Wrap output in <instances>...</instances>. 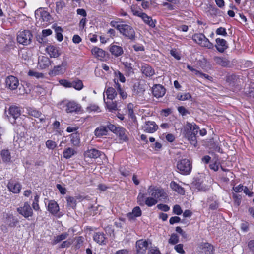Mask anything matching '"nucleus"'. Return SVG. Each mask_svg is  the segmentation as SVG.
Returning a JSON list of instances; mask_svg holds the SVG:
<instances>
[{"label":"nucleus","instance_id":"obj_14","mask_svg":"<svg viewBox=\"0 0 254 254\" xmlns=\"http://www.w3.org/2000/svg\"><path fill=\"white\" fill-rule=\"evenodd\" d=\"M153 96L157 98L163 97L166 92L165 88L160 84H155L152 88Z\"/></svg>","mask_w":254,"mask_h":254},{"label":"nucleus","instance_id":"obj_35","mask_svg":"<svg viewBox=\"0 0 254 254\" xmlns=\"http://www.w3.org/2000/svg\"><path fill=\"white\" fill-rule=\"evenodd\" d=\"M1 156L4 162H9L11 160V155L8 149H3L1 151Z\"/></svg>","mask_w":254,"mask_h":254},{"label":"nucleus","instance_id":"obj_63","mask_svg":"<svg viewBox=\"0 0 254 254\" xmlns=\"http://www.w3.org/2000/svg\"><path fill=\"white\" fill-rule=\"evenodd\" d=\"M175 250L179 253L181 254H184L185 253V251L183 250V245L182 244H179L175 246Z\"/></svg>","mask_w":254,"mask_h":254},{"label":"nucleus","instance_id":"obj_5","mask_svg":"<svg viewBox=\"0 0 254 254\" xmlns=\"http://www.w3.org/2000/svg\"><path fill=\"white\" fill-rule=\"evenodd\" d=\"M32 35L29 30H24L19 33L17 40L19 43L27 45L31 42Z\"/></svg>","mask_w":254,"mask_h":254},{"label":"nucleus","instance_id":"obj_34","mask_svg":"<svg viewBox=\"0 0 254 254\" xmlns=\"http://www.w3.org/2000/svg\"><path fill=\"white\" fill-rule=\"evenodd\" d=\"M76 153V151L73 148L68 147L64 150L63 156L66 159H69Z\"/></svg>","mask_w":254,"mask_h":254},{"label":"nucleus","instance_id":"obj_12","mask_svg":"<svg viewBox=\"0 0 254 254\" xmlns=\"http://www.w3.org/2000/svg\"><path fill=\"white\" fill-rule=\"evenodd\" d=\"M66 66V63L62 62L61 65L55 66L54 68L50 71L49 74L52 76L62 74L64 72Z\"/></svg>","mask_w":254,"mask_h":254},{"label":"nucleus","instance_id":"obj_54","mask_svg":"<svg viewBox=\"0 0 254 254\" xmlns=\"http://www.w3.org/2000/svg\"><path fill=\"white\" fill-rule=\"evenodd\" d=\"M84 242V238L82 237H79L77 238L75 247L76 249H80L82 246Z\"/></svg>","mask_w":254,"mask_h":254},{"label":"nucleus","instance_id":"obj_19","mask_svg":"<svg viewBox=\"0 0 254 254\" xmlns=\"http://www.w3.org/2000/svg\"><path fill=\"white\" fill-rule=\"evenodd\" d=\"M52 63V62L49 58L42 56L39 59L38 65L41 69H46Z\"/></svg>","mask_w":254,"mask_h":254},{"label":"nucleus","instance_id":"obj_40","mask_svg":"<svg viewBox=\"0 0 254 254\" xmlns=\"http://www.w3.org/2000/svg\"><path fill=\"white\" fill-rule=\"evenodd\" d=\"M157 200L155 199L154 197H148L146 198L145 199V204L148 206V207H151L157 204Z\"/></svg>","mask_w":254,"mask_h":254},{"label":"nucleus","instance_id":"obj_1","mask_svg":"<svg viewBox=\"0 0 254 254\" xmlns=\"http://www.w3.org/2000/svg\"><path fill=\"white\" fill-rule=\"evenodd\" d=\"M115 88L109 87L105 91L108 99L113 100L115 98L118 93L122 99L127 98V94L124 90L121 87V85L117 82L115 81Z\"/></svg>","mask_w":254,"mask_h":254},{"label":"nucleus","instance_id":"obj_17","mask_svg":"<svg viewBox=\"0 0 254 254\" xmlns=\"http://www.w3.org/2000/svg\"><path fill=\"white\" fill-rule=\"evenodd\" d=\"M141 72L146 77H150L155 74L154 70L149 65L143 64L141 67Z\"/></svg>","mask_w":254,"mask_h":254},{"label":"nucleus","instance_id":"obj_27","mask_svg":"<svg viewBox=\"0 0 254 254\" xmlns=\"http://www.w3.org/2000/svg\"><path fill=\"white\" fill-rule=\"evenodd\" d=\"M108 133V129L105 126H100L96 128L94 130V135L97 137H101L106 135Z\"/></svg>","mask_w":254,"mask_h":254},{"label":"nucleus","instance_id":"obj_23","mask_svg":"<svg viewBox=\"0 0 254 254\" xmlns=\"http://www.w3.org/2000/svg\"><path fill=\"white\" fill-rule=\"evenodd\" d=\"M48 210L52 214L56 215L59 211V207L54 200H50L48 205Z\"/></svg>","mask_w":254,"mask_h":254},{"label":"nucleus","instance_id":"obj_52","mask_svg":"<svg viewBox=\"0 0 254 254\" xmlns=\"http://www.w3.org/2000/svg\"><path fill=\"white\" fill-rule=\"evenodd\" d=\"M116 77L120 80V82L124 83L126 81V78L124 75L119 71H116L114 72Z\"/></svg>","mask_w":254,"mask_h":254},{"label":"nucleus","instance_id":"obj_64","mask_svg":"<svg viewBox=\"0 0 254 254\" xmlns=\"http://www.w3.org/2000/svg\"><path fill=\"white\" fill-rule=\"evenodd\" d=\"M64 6H65V3L62 0H60V1H57L56 2V10H57V11L61 10L63 8V7H64Z\"/></svg>","mask_w":254,"mask_h":254},{"label":"nucleus","instance_id":"obj_4","mask_svg":"<svg viewBox=\"0 0 254 254\" xmlns=\"http://www.w3.org/2000/svg\"><path fill=\"white\" fill-rule=\"evenodd\" d=\"M119 31L128 39L131 40L135 39V32L133 27L129 25L123 23L121 25Z\"/></svg>","mask_w":254,"mask_h":254},{"label":"nucleus","instance_id":"obj_7","mask_svg":"<svg viewBox=\"0 0 254 254\" xmlns=\"http://www.w3.org/2000/svg\"><path fill=\"white\" fill-rule=\"evenodd\" d=\"M18 213L25 218H28L33 216V212L29 203L28 202L24 203L23 205L16 209Z\"/></svg>","mask_w":254,"mask_h":254},{"label":"nucleus","instance_id":"obj_55","mask_svg":"<svg viewBox=\"0 0 254 254\" xmlns=\"http://www.w3.org/2000/svg\"><path fill=\"white\" fill-rule=\"evenodd\" d=\"M173 212L175 214H176L177 215H181L183 211L182 210L179 205H175L173 208Z\"/></svg>","mask_w":254,"mask_h":254},{"label":"nucleus","instance_id":"obj_41","mask_svg":"<svg viewBox=\"0 0 254 254\" xmlns=\"http://www.w3.org/2000/svg\"><path fill=\"white\" fill-rule=\"evenodd\" d=\"M203 249L205 254H213V253L214 248L213 246L208 243L204 244Z\"/></svg>","mask_w":254,"mask_h":254},{"label":"nucleus","instance_id":"obj_31","mask_svg":"<svg viewBox=\"0 0 254 254\" xmlns=\"http://www.w3.org/2000/svg\"><path fill=\"white\" fill-rule=\"evenodd\" d=\"M143 22L150 27H154L155 26L156 21H154L152 17L148 16L146 13H144L141 18Z\"/></svg>","mask_w":254,"mask_h":254},{"label":"nucleus","instance_id":"obj_8","mask_svg":"<svg viewBox=\"0 0 254 254\" xmlns=\"http://www.w3.org/2000/svg\"><path fill=\"white\" fill-rule=\"evenodd\" d=\"M7 116L10 122L12 124H16V120L18 119L21 115V110L19 107L16 106H10L8 109Z\"/></svg>","mask_w":254,"mask_h":254},{"label":"nucleus","instance_id":"obj_24","mask_svg":"<svg viewBox=\"0 0 254 254\" xmlns=\"http://www.w3.org/2000/svg\"><path fill=\"white\" fill-rule=\"evenodd\" d=\"M46 51L51 58H57L60 55L58 48L53 45L48 46Z\"/></svg>","mask_w":254,"mask_h":254},{"label":"nucleus","instance_id":"obj_30","mask_svg":"<svg viewBox=\"0 0 254 254\" xmlns=\"http://www.w3.org/2000/svg\"><path fill=\"white\" fill-rule=\"evenodd\" d=\"M5 223L10 227H14L18 223V220L12 215H8L6 218Z\"/></svg>","mask_w":254,"mask_h":254},{"label":"nucleus","instance_id":"obj_42","mask_svg":"<svg viewBox=\"0 0 254 254\" xmlns=\"http://www.w3.org/2000/svg\"><path fill=\"white\" fill-rule=\"evenodd\" d=\"M66 200L68 206L72 208H74L76 207V200L74 197L71 196L67 197Z\"/></svg>","mask_w":254,"mask_h":254},{"label":"nucleus","instance_id":"obj_46","mask_svg":"<svg viewBox=\"0 0 254 254\" xmlns=\"http://www.w3.org/2000/svg\"><path fill=\"white\" fill-rule=\"evenodd\" d=\"M169 243L172 245H175L179 242V237L176 234H172L169 239Z\"/></svg>","mask_w":254,"mask_h":254},{"label":"nucleus","instance_id":"obj_36","mask_svg":"<svg viewBox=\"0 0 254 254\" xmlns=\"http://www.w3.org/2000/svg\"><path fill=\"white\" fill-rule=\"evenodd\" d=\"M69 234L67 232L63 233L61 234L58 235L56 237H54L53 241V244L55 245L61 241L65 240L67 238Z\"/></svg>","mask_w":254,"mask_h":254},{"label":"nucleus","instance_id":"obj_45","mask_svg":"<svg viewBox=\"0 0 254 254\" xmlns=\"http://www.w3.org/2000/svg\"><path fill=\"white\" fill-rule=\"evenodd\" d=\"M232 197L234 199V204L237 206H239L241 202V196L239 194L233 193L232 194Z\"/></svg>","mask_w":254,"mask_h":254},{"label":"nucleus","instance_id":"obj_53","mask_svg":"<svg viewBox=\"0 0 254 254\" xmlns=\"http://www.w3.org/2000/svg\"><path fill=\"white\" fill-rule=\"evenodd\" d=\"M56 32V38L59 41H62L63 39V36L61 33L62 29L60 27H58L55 29Z\"/></svg>","mask_w":254,"mask_h":254},{"label":"nucleus","instance_id":"obj_10","mask_svg":"<svg viewBox=\"0 0 254 254\" xmlns=\"http://www.w3.org/2000/svg\"><path fill=\"white\" fill-rule=\"evenodd\" d=\"M146 85L140 82L135 83L133 86V94L136 96H141L144 94Z\"/></svg>","mask_w":254,"mask_h":254},{"label":"nucleus","instance_id":"obj_57","mask_svg":"<svg viewBox=\"0 0 254 254\" xmlns=\"http://www.w3.org/2000/svg\"><path fill=\"white\" fill-rule=\"evenodd\" d=\"M216 33L217 35H222L224 36H226L227 35L226 30L223 27H219L217 28L216 31Z\"/></svg>","mask_w":254,"mask_h":254},{"label":"nucleus","instance_id":"obj_60","mask_svg":"<svg viewBox=\"0 0 254 254\" xmlns=\"http://www.w3.org/2000/svg\"><path fill=\"white\" fill-rule=\"evenodd\" d=\"M188 137L190 143L193 145L195 146V145L197 144L196 135L190 133L189 135H188Z\"/></svg>","mask_w":254,"mask_h":254},{"label":"nucleus","instance_id":"obj_44","mask_svg":"<svg viewBox=\"0 0 254 254\" xmlns=\"http://www.w3.org/2000/svg\"><path fill=\"white\" fill-rule=\"evenodd\" d=\"M145 194L142 193L141 192L139 193L138 195L137 196V203L140 206H144L145 205Z\"/></svg>","mask_w":254,"mask_h":254},{"label":"nucleus","instance_id":"obj_15","mask_svg":"<svg viewBox=\"0 0 254 254\" xmlns=\"http://www.w3.org/2000/svg\"><path fill=\"white\" fill-rule=\"evenodd\" d=\"M9 190L13 193H19L21 189V185L14 180H10L7 185Z\"/></svg>","mask_w":254,"mask_h":254},{"label":"nucleus","instance_id":"obj_16","mask_svg":"<svg viewBox=\"0 0 254 254\" xmlns=\"http://www.w3.org/2000/svg\"><path fill=\"white\" fill-rule=\"evenodd\" d=\"M93 240L99 245H105L107 242V238L103 232H98L93 236Z\"/></svg>","mask_w":254,"mask_h":254},{"label":"nucleus","instance_id":"obj_22","mask_svg":"<svg viewBox=\"0 0 254 254\" xmlns=\"http://www.w3.org/2000/svg\"><path fill=\"white\" fill-rule=\"evenodd\" d=\"M92 53L96 58L102 60L106 56V52L98 47H95L92 49Z\"/></svg>","mask_w":254,"mask_h":254},{"label":"nucleus","instance_id":"obj_29","mask_svg":"<svg viewBox=\"0 0 254 254\" xmlns=\"http://www.w3.org/2000/svg\"><path fill=\"white\" fill-rule=\"evenodd\" d=\"M142 214V211L140 208L138 206L135 207L131 212L128 213L127 214V217L129 219H133L135 217H139Z\"/></svg>","mask_w":254,"mask_h":254},{"label":"nucleus","instance_id":"obj_28","mask_svg":"<svg viewBox=\"0 0 254 254\" xmlns=\"http://www.w3.org/2000/svg\"><path fill=\"white\" fill-rule=\"evenodd\" d=\"M101 152L96 149L88 150L85 153V156L90 158H97L101 156Z\"/></svg>","mask_w":254,"mask_h":254},{"label":"nucleus","instance_id":"obj_51","mask_svg":"<svg viewBox=\"0 0 254 254\" xmlns=\"http://www.w3.org/2000/svg\"><path fill=\"white\" fill-rule=\"evenodd\" d=\"M59 83L65 88H71V81L66 79H61L59 80Z\"/></svg>","mask_w":254,"mask_h":254},{"label":"nucleus","instance_id":"obj_6","mask_svg":"<svg viewBox=\"0 0 254 254\" xmlns=\"http://www.w3.org/2000/svg\"><path fill=\"white\" fill-rule=\"evenodd\" d=\"M147 191L149 195L154 197L156 199L157 198L165 199L168 197L167 193L161 189H156L152 186H150L148 189Z\"/></svg>","mask_w":254,"mask_h":254},{"label":"nucleus","instance_id":"obj_61","mask_svg":"<svg viewBox=\"0 0 254 254\" xmlns=\"http://www.w3.org/2000/svg\"><path fill=\"white\" fill-rule=\"evenodd\" d=\"M120 127H116L115 125L112 124L111 123L107 125V129H109L110 131L113 132L114 133H115L118 130V128Z\"/></svg>","mask_w":254,"mask_h":254},{"label":"nucleus","instance_id":"obj_2","mask_svg":"<svg viewBox=\"0 0 254 254\" xmlns=\"http://www.w3.org/2000/svg\"><path fill=\"white\" fill-rule=\"evenodd\" d=\"M192 39L200 46L208 49L213 48V44L202 33H195L192 36Z\"/></svg>","mask_w":254,"mask_h":254},{"label":"nucleus","instance_id":"obj_59","mask_svg":"<svg viewBox=\"0 0 254 254\" xmlns=\"http://www.w3.org/2000/svg\"><path fill=\"white\" fill-rule=\"evenodd\" d=\"M195 186L196 188L200 191H205L208 189L205 185L200 183H196Z\"/></svg>","mask_w":254,"mask_h":254},{"label":"nucleus","instance_id":"obj_9","mask_svg":"<svg viewBox=\"0 0 254 254\" xmlns=\"http://www.w3.org/2000/svg\"><path fill=\"white\" fill-rule=\"evenodd\" d=\"M148 241L146 240L140 239L136 242L135 254H146L148 247Z\"/></svg>","mask_w":254,"mask_h":254},{"label":"nucleus","instance_id":"obj_26","mask_svg":"<svg viewBox=\"0 0 254 254\" xmlns=\"http://www.w3.org/2000/svg\"><path fill=\"white\" fill-rule=\"evenodd\" d=\"M127 131L123 127H120L116 132V134L124 141H127L128 140Z\"/></svg>","mask_w":254,"mask_h":254},{"label":"nucleus","instance_id":"obj_48","mask_svg":"<svg viewBox=\"0 0 254 254\" xmlns=\"http://www.w3.org/2000/svg\"><path fill=\"white\" fill-rule=\"evenodd\" d=\"M177 97L179 100L185 101L190 99L191 96L189 93H186L183 94H178Z\"/></svg>","mask_w":254,"mask_h":254},{"label":"nucleus","instance_id":"obj_13","mask_svg":"<svg viewBox=\"0 0 254 254\" xmlns=\"http://www.w3.org/2000/svg\"><path fill=\"white\" fill-rule=\"evenodd\" d=\"M6 87L10 90L17 89L19 85V81L17 78L13 76H9L5 79Z\"/></svg>","mask_w":254,"mask_h":254},{"label":"nucleus","instance_id":"obj_38","mask_svg":"<svg viewBox=\"0 0 254 254\" xmlns=\"http://www.w3.org/2000/svg\"><path fill=\"white\" fill-rule=\"evenodd\" d=\"M104 102L106 105L107 108L110 111H116L118 110L117 105L116 102H113V100L106 101L105 98L104 99Z\"/></svg>","mask_w":254,"mask_h":254},{"label":"nucleus","instance_id":"obj_11","mask_svg":"<svg viewBox=\"0 0 254 254\" xmlns=\"http://www.w3.org/2000/svg\"><path fill=\"white\" fill-rule=\"evenodd\" d=\"M142 128L144 132L149 133L155 132L158 128L157 125L154 121H146Z\"/></svg>","mask_w":254,"mask_h":254},{"label":"nucleus","instance_id":"obj_58","mask_svg":"<svg viewBox=\"0 0 254 254\" xmlns=\"http://www.w3.org/2000/svg\"><path fill=\"white\" fill-rule=\"evenodd\" d=\"M148 254H161L159 250L156 247L149 248Z\"/></svg>","mask_w":254,"mask_h":254},{"label":"nucleus","instance_id":"obj_21","mask_svg":"<svg viewBox=\"0 0 254 254\" xmlns=\"http://www.w3.org/2000/svg\"><path fill=\"white\" fill-rule=\"evenodd\" d=\"M110 52L114 56L117 57L123 54V49L122 47L115 45H111L109 49Z\"/></svg>","mask_w":254,"mask_h":254},{"label":"nucleus","instance_id":"obj_56","mask_svg":"<svg viewBox=\"0 0 254 254\" xmlns=\"http://www.w3.org/2000/svg\"><path fill=\"white\" fill-rule=\"evenodd\" d=\"M56 145V142L51 140H48L46 142V147L50 149H54Z\"/></svg>","mask_w":254,"mask_h":254},{"label":"nucleus","instance_id":"obj_18","mask_svg":"<svg viewBox=\"0 0 254 254\" xmlns=\"http://www.w3.org/2000/svg\"><path fill=\"white\" fill-rule=\"evenodd\" d=\"M216 44L215 47L217 50L220 53H223L228 48L227 41L223 39L217 38L216 39Z\"/></svg>","mask_w":254,"mask_h":254},{"label":"nucleus","instance_id":"obj_62","mask_svg":"<svg viewBox=\"0 0 254 254\" xmlns=\"http://www.w3.org/2000/svg\"><path fill=\"white\" fill-rule=\"evenodd\" d=\"M157 207L164 212H167L170 210V207L166 204H159L157 205Z\"/></svg>","mask_w":254,"mask_h":254},{"label":"nucleus","instance_id":"obj_39","mask_svg":"<svg viewBox=\"0 0 254 254\" xmlns=\"http://www.w3.org/2000/svg\"><path fill=\"white\" fill-rule=\"evenodd\" d=\"M71 142L75 146L78 145L80 143L79 134L77 132L72 133L70 135Z\"/></svg>","mask_w":254,"mask_h":254},{"label":"nucleus","instance_id":"obj_25","mask_svg":"<svg viewBox=\"0 0 254 254\" xmlns=\"http://www.w3.org/2000/svg\"><path fill=\"white\" fill-rule=\"evenodd\" d=\"M213 60L216 64L223 67L228 66L230 64L229 61L226 58L223 57L215 56L213 58Z\"/></svg>","mask_w":254,"mask_h":254},{"label":"nucleus","instance_id":"obj_3","mask_svg":"<svg viewBox=\"0 0 254 254\" xmlns=\"http://www.w3.org/2000/svg\"><path fill=\"white\" fill-rule=\"evenodd\" d=\"M177 168L179 172L183 175L189 174L192 169L190 161L186 159L179 160L177 164Z\"/></svg>","mask_w":254,"mask_h":254},{"label":"nucleus","instance_id":"obj_37","mask_svg":"<svg viewBox=\"0 0 254 254\" xmlns=\"http://www.w3.org/2000/svg\"><path fill=\"white\" fill-rule=\"evenodd\" d=\"M71 87H73L77 90H81L83 87L82 81L79 79H75L71 81Z\"/></svg>","mask_w":254,"mask_h":254},{"label":"nucleus","instance_id":"obj_47","mask_svg":"<svg viewBox=\"0 0 254 254\" xmlns=\"http://www.w3.org/2000/svg\"><path fill=\"white\" fill-rule=\"evenodd\" d=\"M39 12L40 16L44 21H48L50 20V15L48 12L43 10Z\"/></svg>","mask_w":254,"mask_h":254},{"label":"nucleus","instance_id":"obj_32","mask_svg":"<svg viewBox=\"0 0 254 254\" xmlns=\"http://www.w3.org/2000/svg\"><path fill=\"white\" fill-rule=\"evenodd\" d=\"M170 187L174 191L178 192L181 194H184L185 190L183 188L175 182H171L170 183Z\"/></svg>","mask_w":254,"mask_h":254},{"label":"nucleus","instance_id":"obj_20","mask_svg":"<svg viewBox=\"0 0 254 254\" xmlns=\"http://www.w3.org/2000/svg\"><path fill=\"white\" fill-rule=\"evenodd\" d=\"M80 110V106L74 102H69L66 105V111L67 113L77 112Z\"/></svg>","mask_w":254,"mask_h":254},{"label":"nucleus","instance_id":"obj_50","mask_svg":"<svg viewBox=\"0 0 254 254\" xmlns=\"http://www.w3.org/2000/svg\"><path fill=\"white\" fill-rule=\"evenodd\" d=\"M28 74L29 76L35 77L37 79L43 77V73L33 70H29Z\"/></svg>","mask_w":254,"mask_h":254},{"label":"nucleus","instance_id":"obj_49","mask_svg":"<svg viewBox=\"0 0 254 254\" xmlns=\"http://www.w3.org/2000/svg\"><path fill=\"white\" fill-rule=\"evenodd\" d=\"M28 113L30 115L36 118H39L41 115V113L40 112L34 109H29L28 110Z\"/></svg>","mask_w":254,"mask_h":254},{"label":"nucleus","instance_id":"obj_33","mask_svg":"<svg viewBox=\"0 0 254 254\" xmlns=\"http://www.w3.org/2000/svg\"><path fill=\"white\" fill-rule=\"evenodd\" d=\"M187 126L190 131V133L195 135H197L199 131V127L194 123H187Z\"/></svg>","mask_w":254,"mask_h":254},{"label":"nucleus","instance_id":"obj_43","mask_svg":"<svg viewBox=\"0 0 254 254\" xmlns=\"http://www.w3.org/2000/svg\"><path fill=\"white\" fill-rule=\"evenodd\" d=\"M39 196L36 194L34 196V201L32 204V208L35 211H38L40 209V207L39 205Z\"/></svg>","mask_w":254,"mask_h":254}]
</instances>
